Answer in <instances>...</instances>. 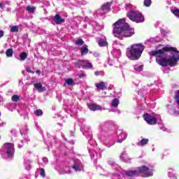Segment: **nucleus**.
<instances>
[{
	"label": "nucleus",
	"mask_w": 179,
	"mask_h": 179,
	"mask_svg": "<svg viewBox=\"0 0 179 179\" xmlns=\"http://www.w3.org/2000/svg\"><path fill=\"white\" fill-rule=\"evenodd\" d=\"M150 55L155 57L156 62L163 68H166V66H170L171 68L177 66L179 62L178 50H177V48L171 47L170 45H166L157 51L150 52Z\"/></svg>",
	"instance_id": "nucleus-1"
},
{
	"label": "nucleus",
	"mask_w": 179,
	"mask_h": 179,
	"mask_svg": "<svg viewBox=\"0 0 179 179\" xmlns=\"http://www.w3.org/2000/svg\"><path fill=\"white\" fill-rule=\"evenodd\" d=\"M65 83H66V85H69V86H72L75 85V83L73 82V80L72 78L66 79Z\"/></svg>",
	"instance_id": "nucleus-25"
},
{
	"label": "nucleus",
	"mask_w": 179,
	"mask_h": 179,
	"mask_svg": "<svg viewBox=\"0 0 179 179\" xmlns=\"http://www.w3.org/2000/svg\"><path fill=\"white\" fill-rule=\"evenodd\" d=\"M106 66H113V64H109L108 65H106Z\"/></svg>",
	"instance_id": "nucleus-55"
},
{
	"label": "nucleus",
	"mask_w": 179,
	"mask_h": 179,
	"mask_svg": "<svg viewBox=\"0 0 179 179\" xmlns=\"http://www.w3.org/2000/svg\"><path fill=\"white\" fill-rule=\"evenodd\" d=\"M98 44L99 47H107V45H108V43L107 42V39H106V37L100 38Z\"/></svg>",
	"instance_id": "nucleus-17"
},
{
	"label": "nucleus",
	"mask_w": 179,
	"mask_h": 179,
	"mask_svg": "<svg viewBox=\"0 0 179 179\" xmlns=\"http://www.w3.org/2000/svg\"><path fill=\"white\" fill-rule=\"evenodd\" d=\"M73 162V164L71 166V169L75 170V171H82L83 170V164H82L80 160L76 159Z\"/></svg>",
	"instance_id": "nucleus-9"
},
{
	"label": "nucleus",
	"mask_w": 179,
	"mask_h": 179,
	"mask_svg": "<svg viewBox=\"0 0 179 179\" xmlns=\"http://www.w3.org/2000/svg\"><path fill=\"white\" fill-rule=\"evenodd\" d=\"M152 5V0H144V6H146V8H149Z\"/></svg>",
	"instance_id": "nucleus-33"
},
{
	"label": "nucleus",
	"mask_w": 179,
	"mask_h": 179,
	"mask_svg": "<svg viewBox=\"0 0 179 179\" xmlns=\"http://www.w3.org/2000/svg\"><path fill=\"white\" fill-rule=\"evenodd\" d=\"M0 8H1V9H3V6L2 3H0Z\"/></svg>",
	"instance_id": "nucleus-51"
},
{
	"label": "nucleus",
	"mask_w": 179,
	"mask_h": 179,
	"mask_svg": "<svg viewBox=\"0 0 179 179\" xmlns=\"http://www.w3.org/2000/svg\"><path fill=\"white\" fill-rule=\"evenodd\" d=\"M11 33H17L19 31V27L14 25L10 27Z\"/></svg>",
	"instance_id": "nucleus-26"
},
{
	"label": "nucleus",
	"mask_w": 179,
	"mask_h": 179,
	"mask_svg": "<svg viewBox=\"0 0 179 179\" xmlns=\"http://www.w3.org/2000/svg\"><path fill=\"white\" fill-rule=\"evenodd\" d=\"M102 141L103 142V143L106 145V146H108V148H110V146H113V145H114V143H111V144H108L110 143V138H102Z\"/></svg>",
	"instance_id": "nucleus-24"
},
{
	"label": "nucleus",
	"mask_w": 179,
	"mask_h": 179,
	"mask_svg": "<svg viewBox=\"0 0 179 179\" xmlns=\"http://www.w3.org/2000/svg\"><path fill=\"white\" fill-rule=\"evenodd\" d=\"M112 179H120V176L113 174L112 176Z\"/></svg>",
	"instance_id": "nucleus-44"
},
{
	"label": "nucleus",
	"mask_w": 179,
	"mask_h": 179,
	"mask_svg": "<svg viewBox=\"0 0 179 179\" xmlns=\"http://www.w3.org/2000/svg\"><path fill=\"white\" fill-rule=\"evenodd\" d=\"M111 3L112 2H108L106 4H103L102 6V8L103 10H110V8H111Z\"/></svg>",
	"instance_id": "nucleus-21"
},
{
	"label": "nucleus",
	"mask_w": 179,
	"mask_h": 179,
	"mask_svg": "<svg viewBox=\"0 0 179 179\" xmlns=\"http://www.w3.org/2000/svg\"><path fill=\"white\" fill-rule=\"evenodd\" d=\"M148 143H149V139L143 138L138 143V146H145V145H148Z\"/></svg>",
	"instance_id": "nucleus-22"
},
{
	"label": "nucleus",
	"mask_w": 179,
	"mask_h": 179,
	"mask_svg": "<svg viewBox=\"0 0 179 179\" xmlns=\"http://www.w3.org/2000/svg\"><path fill=\"white\" fill-rule=\"evenodd\" d=\"M162 72L164 73H169L170 72V68H164Z\"/></svg>",
	"instance_id": "nucleus-42"
},
{
	"label": "nucleus",
	"mask_w": 179,
	"mask_h": 179,
	"mask_svg": "<svg viewBox=\"0 0 179 179\" xmlns=\"http://www.w3.org/2000/svg\"><path fill=\"white\" fill-rule=\"evenodd\" d=\"M84 65H85V68H92L93 67V65L92 64V63H90L87 61H85L84 62Z\"/></svg>",
	"instance_id": "nucleus-36"
},
{
	"label": "nucleus",
	"mask_w": 179,
	"mask_h": 179,
	"mask_svg": "<svg viewBox=\"0 0 179 179\" xmlns=\"http://www.w3.org/2000/svg\"><path fill=\"white\" fill-rule=\"evenodd\" d=\"M79 78H85L86 76V74L85 73H80L78 74Z\"/></svg>",
	"instance_id": "nucleus-47"
},
{
	"label": "nucleus",
	"mask_w": 179,
	"mask_h": 179,
	"mask_svg": "<svg viewBox=\"0 0 179 179\" xmlns=\"http://www.w3.org/2000/svg\"><path fill=\"white\" fill-rule=\"evenodd\" d=\"M40 175L41 176V177H43L44 178V177H45V171L44 170V169H40Z\"/></svg>",
	"instance_id": "nucleus-41"
},
{
	"label": "nucleus",
	"mask_w": 179,
	"mask_h": 179,
	"mask_svg": "<svg viewBox=\"0 0 179 179\" xmlns=\"http://www.w3.org/2000/svg\"><path fill=\"white\" fill-rule=\"evenodd\" d=\"M95 87L98 90H106L107 89V83L104 82H100L95 83Z\"/></svg>",
	"instance_id": "nucleus-14"
},
{
	"label": "nucleus",
	"mask_w": 179,
	"mask_h": 179,
	"mask_svg": "<svg viewBox=\"0 0 179 179\" xmlns=\"http://www.w3.org/2000/svg\"><path fill=\"white\" fill-rule=\"evenodd\" d=\"M105 13H106L102 8L95 11V14L96 15V16H104Z\"/></svg>",
	"instance_id": "nucleus-23"
},
{
	"label": "nucleus",
	"mask_w": 179,
	"mask_h": 179,
	"mask_svg": "<svg viewBox=\"0 0 179 179\" xmlns=\"http://www.w3.org/2000/svg\"><path fill=\"white\" fill-rule=\"evenodd\" d=\"M24 164L26 170H30V169H31V166L30 165V161L24 162Z\"/></svg>",
	"instance_id": "nucleus-27"
},
{
	"label": "nucleus",
	"mask_w": 179,
	"mask_h": 179,
	"mask_svg": "<svg viewBox=\"0 0 179 179\" xmlns=\"http://www.w3.org/2000/svg\"><path fill=\"white\" fill-rule=\"evenodd\" d=\"M118 104H120V99L115 98L112 101L110 106L111 107H114L115 108H117V107H118Z\"/></svg>",
	"instance_id": "nucleus-19"
},
{
	"label": "nucleus",
	"mask_w": 179,
	"mask_h": 179,
	"mask_svg": "<svg viewBox=\"0 0 179 179\" xmlns=\"http://www.w3.org/2000/svg\"><path fill=\"white\" fill-rule=\"evenodd\" d=\"M0 117H1V112H0Z\"/></svg>",
	"instance_id": "nucleus-63"
},
{
	"label": "nucleus",
	"mask_w": 179,
	"mask_h": 179,
	"mask_svg": "<svg viewBox=\"0 0 179 179\" xmlns=\"http://www.w3.org/2000/svg\"><path fill=\"white\" fill-rule=\"evenodd\" d=\"M12 101L17 102L19 101V96L17 95H14L11 98Z\"/></svg>",
	"instance_id": "nucleus-40"
},
{
	"label": "nucleus",
	"mask_w": 179,
	"mask_h": 179,
	"mask_svg": "<svg viewBox=\"0 0 179 179\" xmlns=\"http://www.w3.org/2000/svg\"><path fill=\"white\" fill-rule=\"evenodd\" d=\"M80 52L82 55H86L87 52H89V49L87 48V45H85L80 48Z\"/></svg>",
	"instance_id": "nucleus-18"
},
{
	"label": "nucleus",
	"mask_w": 179,
	"mask_h": 179,
	"mask_svg": "<svg viewBox=\"0 0 179 179\" xmlns=\"http://www.w3.org/2000/svg\"><path fill=\"white\" fill-rule=\"evenodd\" d=\"M34 86L40 93H42L43 92H45V87H43V85L40 83H34Z\"/></svg>",
	"instance_id": "nucleus-15"
},
{
	"label": "nucleus",
	"mask_w": 179,
	"mask_h": 179,
	"mask_svg": "<svg viewBox=\"0 0 179 179\" xmlns=\"http://www.w3.org/2000/svg\"><path fill=\"white\" fill-rule=\"evenodd\" d=\"M88 151L91 156V159H96V157H97V153L94 152V146H93L92 144H90L88 146Z\"/></svg>",
	"instance_id": "nucleus-12"
},
{
	"label": "nucleus",
	"mask_w": 179,
	"mask_h": 179,
	"mask_svg": "<svg viewBox=\"0 0 179 179\" xmlns=\"http://www.w3.org/2000/svg\"><path fill=\"white\" fill-rule=\"evenodd\" d=\"M3 34H5L3 31L0 30V38H2V37H3Z\"/></svg>",
	"instance_id": "nucleus-46"
},
{
	"label": "nucleus",
	"mask_w": 179,
	"mask_h": 179,
	"mask_svg": "<svg viewBox=\"0 0 179 179\" xmlns=\"http://www.w3.org/2000/svg\"><path fill=\"white\" fill-rule=\"evenodd\" d=\"M21 134H24V132H23V131L21 130Z\"/></svg>",
	"instance_id": "nucleus-59"
},
{
	"label": "nucleus",
	"mask_w": 179,
	"mask_h": 179,
	"mask_svg": "<svg viewBox=\"0 0 179 179\" xmlns=\"http://www.w3.org/2000/svg\"><path fill=\"white\" fill-rule=\"evenodd\" d=\"M117 143H122L125 139H127V134H125L122 130H117Z\"/></svg>",
	"instance_id": "nucleus-10"
},
{
	"label": "nucleus",
	"mask_w": 179,
	"mask_h": 179,
	"mask_svg": "<svg viewBox=\"0 0 179 179\" xmlns=\"http://www.w3.org/2000/svg\"><path fill=\"white\" fill-rule=\"evenodd\" d=\"M94 75L96 76H104V71H95Z\"/></svg>",
	"instance_id": "nucleus-32"
},
{
	"label": "nucleus",
	"mask_w": 179,
	"mask_h": 179,
	"mask_svg": "<svg viewBox=\"0 0 179 179\" xmlns=\"http://www.w3.org/2000/svg\"><path fill=\"white\" fill-rule=\"evenodd\" d=\"M80 129L83 135H85L87 138L89 143H90V141L93 139V136L92 135V132L89 130V127L84 125L80 128Z\"/></svg>",
	"instance_id": "nucleus-8"
},
{
	"label": "nucleus",
	"mask_w": 179,
	"mask_h": 179,
	"mask_svg": "<svg viewBox=\"0 0 179 179\" xmlns=\"http://www.w3.org/2000/svg\"><path fill=\"white\" fill-rule=\"evenodd\" d=\"M142 66H143V65L138 66V68H142Z\"/></svg>",
	"instance_id": "nucleus-58"
},
{
	"label": "nucleus",
	"mask_w": 179,
	"mask_h": 179,
	"mask_svg": "<svg viewBox=\"0 0 179 179\" xmlns=\"http://www.w3.org/2000/svg\"><path fill=\"white\" fill-rule=\"evenodd\" d=\"M36 73L37 75H41V71H36Z\"/></svg>",
	"instance_id": "nucleus-50"
},
{
	"label": "nucleus",
	"mask_w": 179,
	"mask_h": 179,
	"mask_svg": "<svg viewBox=\"0 0 179 179\" xmlns=\"http://www.w3.org/2000/svg\"><path fill=\"white\" fill-rule=\"evenodd\" d=\"M120 160H122L123 162H125L126 163H129V157H128V155L127 154V152L124 151L120 155Z\"/></svg>",
	"instance_id": "nucleus-16"
},
{
	"label": "nucleus",
	"mask_w": 179,
	"mask_h": 179,
	"mask_svg": "<svg viewBox=\"0 0 179 179\" xmlns=\"http://www.w3.org/2000/svg\"><path fill=\"white\" fill-rule=\"evenodd\" d=\"M113 33L115 37L122 40L125 37H132L135 34V29L126 23L123 18L113 24Z\"/></svg>",
	"instance_id": "nucleus-2"
},
{
	"label": "nucleus",
	"mask_w": 179,
	"mask_h": 179,
	"mask_svg": "<svg viewBox=\"0 0 179 179\" xmlns=\"http://www.w3.org/2000/svg\"><path fill=\"white\" fill-rule=\"evenodd\" d=\"M171 12L173 15L176 16V17H178L179 19V10L176 8V9H172Z\"/></svg>",
	"instance_id": "nucleus-30"
},
{
	"label": "nucleus",
	"mask_w": 179,
	"mask_h": 179,
	"mask_svg": "<svg viewBox=\"0 0 179 179\" xmlns=\"http://www.w3.org/2000/svg\"><path fill=\"white\" fill-rule=\"evenodd\" d=\"M6 55L8 58H12V57H13V49H7L6 51Z\"/></svg>",
	"instance_id": "nucleus-20"
},
{
	"label": "nucleus",
	"mask_w": 179,
	"mask_h": 179,
	"mask_svg": "<svg viewBox=\"0 0 179 179\" xmlns=\"http://www.w3.org/2000/svg\"><path fill=\"white\" fill-rule=\"evenodd\" d=\"M143 118L149 125H156L157 124V120L160 118V116L157 115L153 116L150 115L149 113H145L143 115Z\"/></svg>",
	"instance_id": "nucleus-7"
},
{
	"label": "nucleus",
	"mask_w": 179,
	"mask_h": 179,
	"mask_svg": "<svg viewBox=\"0 0 179 179\" xmlns=\"http://www.w3.org/2000/svg\"><path fill=\"white\" fill-rule=\"evenodd\" d=\"M22 147H23V145H18V148H19V149L22 148Z\"/></svg>",
	"instance_id": "nucleus-52"
},
{
	"label": "nucleus",
	"mask_w": 179,
	"mask_h": 179,
	"mask_svg": "<svg viewBox=\"0 0 179 179\" xmlns=\"http://www.w3.org/2000/svg\"><path fill=\"white\" fill-rule=\"evenodd\" d=\"M173 113H174V114H176V115H179V112H178V110L174 109V110H173Z\"/></svg>",
	"instance_id": "nucleus-48"
},
{
	"label": "nucleus",
	"mask_w": 179,
	"mask_h": 179,
	"mask_svg": "<svg viewBox=\"0 0 179 179\" xmlns=\"http://www.w3.org/2000/svg\"><path fill=\"white\" fill-rule=\"evenodd\" d=\"M87 107L91 111H97L104 110V108L101 107L100 105H97L96 103H87Z\"/></svg>",
	"instance_id": "nucleus-11"
},
{
	"label": "nucleus",
	"mask_w": 179,
	"mask_h": 179,
	"mask_svg": "<svg viewBox=\"0 0 179 179\" xmlns=\"http://www.w3.org/2000/svg\"><path fill=\"white\" fill-rule=\"evenodd\" d=\"M108 62H110V59H108Z\"/></svg>",
	"instance_id": "nucleus-61"
},
{
	"label": "nucleus",
	"mask_w": 179,
	"mask_h": 179,
	"mask_svg": "<svg viewBox=\"0 0 179 179\" xmlns=\"http://www.w3.org/2000/svg\"><path fill=\"white\" fill-rule=\"evenodd\" d=\"M20 58L22 61H24V59H26V58H27V53L26 52H22L20 55Z\"/></svg>",
	"instance_id": "nucleus-28"
},
{
	"label": "nucleus",
	"mask_w": 179,
	"mask_h": 179,
	"mask_svg": "<svg viewBox=\"0 0 179 179\" xmlns=\"http://www.w3.org/2000/svg\"><path fill=\"white\" fill-rule=\"evenodd\" d=\"M71 171L69 170V167H65L63 169L62 171V174H70Z\"/></svg>",
	"instance_id": "nucleus-29"
},
{
	"label": "nucleus",
	"mask_w": 179,
	"mask_h": 179,
	"mask_svg": "<svg viewBox=\"0 0 179 179\" xmlns=\"http://www.w3.org/2000/svg\"><path fill=\"white\" fill-rule=\"evenodd\" d=\"M168 176L169 178H171V179H174L176 178V175H174V173L173 172V171H169L168 173Z\"/></svg>",
	"instance_id": "nucleus-37"
},
{
	"label": "nucleus",
	"mask_w": 179,
	"mask_h": 179,
	"mask_svg": "<svg viewBox=\"0 0 179 179\" xmlns=\"http://www.w3.org/2000/svg\"><path fill=\"white\" fill-rule=\"evenodd\" d=\"M53 20L56 24H62V23H65V20L61 17L59 14H56L53 18Z\"/></svg>",
	"instance_id": "nucleus-13"
},
{
	"label": "nucleus",
	"mask_w": 179,
	"mask_h": 179,
	"mask_svg": "<svg viewBox=\"0 0 179 179\" xmlns=\"http://www.w3.org/2000/svg\"><path fill=\"white\" fill-rule=\"evenodd\" d=\"M34 114H36V115L40 116V115H43V110L38 109L34 111Z\"/></svg>",
	"instance_id": "nucleus-39"
},
{
	"label": "nucleus",
	"mask_w": 179,
	"mask_h": 179,
	"mask_svg": "<svg viewBox=\"0 0 179 179\" xmlns=\"http://www.w3.org/2000/svg\"><path fill=\"white\" fill-rule=\"evenodd\" d=\"M5 52L3 50H0V54H4Z\"/></svg>",
	"instance_id": "nucleus-53"
},
{
	"label": "nucleus",
	"mask_w": 179,
	"mask_h": 179,
	"mask_svg": "<svg viewBox=\"0 0 179 179\" xmlns=\"http://www.w3.org/2000/svg\"><path fill=\"white\" fill-rule=\"evenodd\" d=\"M153 171L152 166H143L137 168L136 170L127 171L124 175L123 178L129 179L131 178V177L141 176V174H143V177H152L153 176Z\"/></svg>",
	"instance_id": "nucleus-3"
},
{
	"label": "nucleus",
	"mask_w": 179,
	"mask_h": 179,
	"mask_svg": "<svg viewBox=\"0 0 179 179\" xmlns=\"http://www.w3.org/2000/svg\"><path fill=\"white\" fill-rule=\"evenodd\" d=\"M75 44L76 45H83V44H85V42L82 39H78L75 41Z\"/></svg>",
	"instance_id": "nucleus-31"
},
{
	"label": "nucleus",
	"mask_w": 179,
	"mask_h": 179,
	"mask_svg": "<svg viewBox=\"0 0 179 179\" xmlns=\"http://www.w3.org/2000/svg\"><path fill=\"white\" fill-rule=\"evenodd\" d=\"M175 99L176 100V103H177L178 106H179V90L176 92Z\"/></svg>",
	"instance_id": "nucleus-35"
},
{
	"label": "nucleus",
	"mask_w": 179,
	"mask_h": 179,
	"mask_svg": "<svg viewBox=\"0 0 179 179\" xmlns=\"http://www.w3.org/2000/svg\"><path fill=\"white\" fill-rule=\"evenodd\" d=\"M129 8V4L126 5V9H128Z\"/></svg>",
	"instance_id": "nucleus-54"
},
{
	"label": "nucleus",
	"mask_w": 179,
	"mask_h": 179,
	"mask_svg": "<svg viewBox=\"0 0 179 179\" xmlns=\"http://www.w3.org/2000/svg\"><path fill=\"white\" fill-rule=\"evenodd\" d=\"M149 41L150 43H156V42H157V40H156V38H150Z\"/></svg>",
	"instance_id": "nucleus-43"
},
{
	"label": "nucleus",
	"mask_w": 179,
	"mask_h": 179,
	"mask_svg": "<svg viewBox=\"0 0 179 179\" xmlns=\"http://www.w3.org/2000/svg\"><path fill=\"white\" fill-rule=\"evenodd\" d=\"M127 16L132 22L136 23H143L145 22V17L139 11L131 10L127 13Z\"/></svg>",
	"instance_id": "nucleus-6"
},
{
	"label": "nucleus",
	"mask_w": 179,
	"mask_h": 179,
	"mask_svg": "<svg viewBox=\"0 0 179 179\" xmlns=\"http://www.w3.org/2000/svg\"><path fill=\"white\" fill-rule=\"evenodd\" d=\"M43 162H45V163H48V159H47V158H43Z\"/></svg>",
	"instance_id": "nucleus-49"
},
{
	"label": "nucleus",
	"mask_w": 179,
	"mask_h": 179,
	"mask_svg": "<svg viewBox=\"0 0 179 179\" xmlns=\"http://www.w3.org/2000/svg\"><path fill=\"white\" fill-rule=\"evenodd\" d=\"M144 50L145 45L143 44L134 43L127 48L126 55L131 61H136L142 57Z\"/></svg>",
	"instance_id": "nucleus-4"
},
{
	"label": "nucleus",
	"mask_w": 179,
	"mask_h": 179,
	"mask_svg": "<svg viewBox=\"0 0 179 179\" xmlns=\"http://www.w3.org/2000/svg\"><path fill=\"white\" fill-rule=\"evenodd\" d=\"M15 155V148L10 143H6L3 145L1 156L3 159H12Z\"/></svg>",
	"instance_id": "nucleus-5"
},
{
	"label": "nucleus",
	"mask_w": 179,
	"mask_h": 179,
	"mask_svg": "<svg viewBox=\"0 0 179 179\" xmlns=\"http://www.w3.org/2000/svg\"><path fill=\"white\" fill-rule=\"evenodd\" d=\"M111 111H114L113 110H111Z\"/></svg>",
	"instance_id": "nucleus-62"
},
{
	"label": "nucleus",
	"mask_w": 179,
	"mask_h": 179,
	"mask_svg": "<svg viewBox=\"0 0 179 179\" xmlns=\"http://www.w3.org/2000/svg\"><path fill=\"white\" fill-rule=\"evenodd\" d=\"M108 125V123H105L104 127H107Z\"/></svg>",
	"instance_id": "nucleus-56"
},
{
	"label": "nucleus",
	"mask_w": 179,
	"mask_h": 179,
	"mask_svg": "<svg viewBox=\"0 0 179 179\" xmlns=\"http://www.w3.org/2000/svg\"><path fill=\"white\" fill-rule=\"evenodd\" d=\"M27 10L28 12H30L31 13H33V12H34L36 10V8H34L33 6H28L27 7Z\"/></svg>",
	"instance_id": "nucleus-34"
},
{
	"label": "nucleus",
	"mask_w": 179,
	"mask_h": 179,
	"mask_svg": "<svg viewBox=\"0 0 179 179\" xmlns=\"http://www.w3.org/2000/svg\"><path fill=\"white\" fill-rule=\"evenodd\" d=\"M161 129L164 130V131H166V128H161Z\"/></svg>",
	"instance_id": "nucleus-57"
},
{
	"label": "nucleus",
	"mask_w": 179,
	"mask_h": 179,
	"mask_svg": "<svg viewBox=\"0 0 179 179\" xmlns=\"http://www.w3.org/2000/svg\"><path fill=\"white\" fill-rule=\"evenodd\" d=\"M27 72L29 73H34V71H31L30 68L27 69Z\"/></svg>",
	"instance_id": "nucleus-45"
},
{
	"label": "nucleus",
	"mask_w": 179,
	"mask_h": 179,
	"mask_svg": "<svg viewBox=\"0 0 179 179\" xmlns=\"http://www.w3.org/2000/svg\"><path fill=\"white\" fill-rule=\"evenodd\" d=\"M133 72L134 73H141L142 72V68H134Z\"/></svg>",
	"instance_id": "nucleus-38"
},
{
	"label": "nucleus",
	"mask_w": 179,
	"mask_h": 179,
	"mask_svg": "<svg viewBox=\"0 0 179 179\" xmlns=\"http://www.w3.org/2000/svg\"><path fill=\"white\" fill-rule=\"evenodd\" d=\"M111 165L114 164V162L110 163Z\"/></svg>",
	"instance_id": "nucleus-60"
}]
</instances>
